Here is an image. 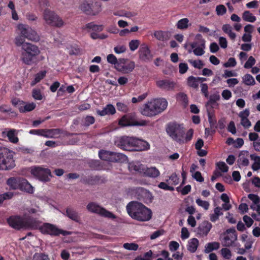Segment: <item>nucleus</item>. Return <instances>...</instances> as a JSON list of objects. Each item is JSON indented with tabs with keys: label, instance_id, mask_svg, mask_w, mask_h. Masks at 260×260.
I'll use <instances>...</instances> for the list:
<instances>
[{
	"label": "nucleus",
	"instance_id": "nucleus-1",
	"mask_svg": "<svg viewBox=\"0 0 260 260\" xmlns=\"http://www.w3.org/2000/svg\"><path fill=\"white\" fill-rule=\"evenodd\" d=\"M126 210L133 219L138 221H147L152 218L151 210L138 202L129 203L126 206Z\"/></svg>",
	"mask_w": 260,
	"mask_h": 260
},
{
	"label": "nucleus",
	"instance_id": "nucleus-2",
	"mask_svg": "<svg viewBox=\"0 0 260 260\" xmlns=\"http://www.w3.org/2000/svg\"><path fill=\"white\" fill-rule=\"evenodd\" d=\"M40 53V50L37 46L30 43H25L21 51V60L28 66L37 64Z\"/></svg>",
	"mask_w": 260,
	"mask_h": 260
},
{
	"label": "nucleus",
	"instance_id": "nucleus-3",
	"mask_svg": "<svg viewBox=\"0 0 260 260\" xmlns=\"http://www.w3.org/2000/svg\"><path fill=\"white\" fill-rule=\"evenodd\" d=\"M166 132L174 141L178 143H184L185 128L183 124L176 122H169L166 126Z\"/></svg>",
	"mask_w": 260,
	"mask_h": 260
},
{
	"label": "nucleus",
	"instance_id": "nucleus-4",
	"mask_svg": "<svg viewBox=\"0 0 260 260\" xmlns=\"http://www.w3.org/2000/svg\"><path fill=\"white\" fill-rule=\"evenodd\" d=\"M80 9L86 15L95 16L102 11V4L100 1H84L80 5Z\"/></svg>",
	"mask_w": 260,
	"mask_h": 260
},
{
	"label": "nucleus",
	"instance_id": "nucleus-5",
	"mask_svg": "<svg viewBox=\"0 0 260 260\" xmlns=\"http://www.w3.org/2000/svg\"><path fill=\"white\" fill-rule=\"evenodd\" d=\"M149 121L145 120H139L134 114H125L122 116L118 121V125L121 127L144 126L148 124Z\"/></svg>",
	"mask_w": 260,
	"mask_h": 260
},
{
	"label": "nucleus",
	"instance_id": "nucleus-6",
	"mask_svg": "<svg viewBox=\"0 0 260 260\" xmlns=\"http://www.w3.org/2000/svg\"><path fill=\"white\" fill-rule=\"evenodd\" d=\"M15 166V161L12 154L8 149L0 147V170H10Z\"/></svg>",
	"mask_w": 260,
	"mask_h": 260
},
{
	"label": "nucleus",
	"instance_id": "nucleus-7",
	"mask_svg": "<svg viewBox=\"0 0 260 260\" xmlns=\"http://www.w3.org/2000/svg\"><path fill=\"white\" fill-rule=\"evenodd\" d=\"M43 15L46 23L51 26L61 27L64 24L62 19L54 11L48 9L44 10Z\"/></svg>",
	"mask_w": 260,
	"mask_h": 260
},
{
	"label": "nucleus",
	"instance_id": "nucleus-8",
	"mask_svg": "<svg viewBox=\"0 0 260 260\" xmlns=\"http://www.w3.org/2000/svg\"><path fill=\"white\" fill-rule=\"evenodd\" d=\"M40 232L43 234L49 235L51 236H58L60 234L67 236L71 234L70 232L60 229L55 225L48 222L41 225Z\"/></svg>",
	"mask_w": 260,
	"mask_h": 260
},
{
	"label": "nucleus",
	"instance_id": "nucleus-9",
	"mask_svg": "<svg viewBox=\"0 0 260 260\" xmlns=\"http://www.w3.org/2000/svg\"><path fill=\"white\" fill-rule=\"evenodd\" d=\"M87 209L91 213L97 214L102 217L112 219L116 218V216L94 202H90L87 205Z\"/></svg>",
	"mask_w": 260,
	"mask_h": 260
},
{
	"label": "nucleus",
	"instance_id": "nucleus-10",
	"mask_svg": "<svg viewBox=\"0 0 260 260\" xmlns=\"http://www.w3.org/2000/svg\"><path fill=\"white\" fill-rule=\"evenodd\" d=\"M135 138L122 136L117 139L115 144L118 148L126 151H133Z\"/></svg>",
	"mask_w": 260,
	"mask_h": 260
},
{
	"label": "nucleus",
	"instance_id": "nucleus-11",
	"mask_svg": "<svg viewBox=\"0 0 260 260\" xmlns=\"http://www.w3.org/2000/svg\"><path fill=\"white\" fill-rule=\"evenodd\" d=\"M31 173L40 180L44 182L50 181V177H52L50 170L42 167H35L32 168Z\"/></svg>",
	"mask_w": 260,
	"mask_h": 260
},
{
	"label": "nucleus",
	"instance_id": "nucleus-12",
	"mask_svg": "<svg viewBox=\"0 0 260 260\" xmlns=\"http://www.w3.org/2000/svg\"><path fill=\"white\" fill-rule=\"evenodd\" d=\"M135 68V63L127 58H119V64L117 65L116 70L122 74H129L133 71Z\"/></svg>",
	"mask_w": 260,
	"mask_h": 260
},
{
	"label": "nucleus",
	"instance_id": "nucleus-13",
	"mask_svg": "<svg viewBox=\"0 0 260 260\" xmlns=\"http://www.w3.org/2000/svg\"><path fill=\"white\" fill-rule=\"evenodd\" d=\"M17 27L21 35L24 37V38L31 41L39 40V36L37 32L28 25L19 24L18 25Z\"/></svg>",
	"mask_w": 260,
	"mask_h": 260
},
{
	"label": "nucleus",
	"instance_id": "nucleus-14",
	"mask_svg": "<svg viewBox=\"0 0 260 260\" xmlns=\"http://www.w3.org/2000/svg\"><path fill=\"white\" fill-rule=\"evenodd\" d=\"M10 226L16 230L24 229V218L19 215H12L7 219Z\"/></svg>",
	"mask_w": 260,
	"mask_h": 260
},
{
	"label": "nucleus",
	"instance_id": "nucleus-15",
	"mask_svg": "<svg viewBox=\"0 0 260 260\" xmlns=\"http://www.w3.org/2000/svg\"><path fill=\"white\" fill-rule=\"evenodd\" d=\"M156 108L154 105L153 100L145 104L140 109V113L144 116L153 117L157 114Z\"/></svg>",
	"mask_w": 260,
	"mask_h": 260
},
{
	"label": "nucleus",
	"instance_id": "nucleus-16",
	"mask_svg": "<svg viewBox=\"0 0 260 260\" xmlns=\"http://www.w3.org/2000/svg\"><path fill=\"white\" fill-rule=\"evenodd\" d=\"M24 229L31 230H39L41 226V222L31 215L25 216L24 218Z\"/></svg>",
	"mask_w": 260,
	"mask_h": 260
},
{
	"label": "nucleus",
	"instance_id": "nucleus-17",
	"mask_svg": "<svg viewBox=\"0 0 260 260\" xmlns=\"http://www.w3.org/2000/svg\"><path fill=\"white\" fill-rule=\"evenodd\" d=\"M228 235L225 236L223 239L222 244L225 247H230L233 245L237 239V235L234 228H230L226 231Z\"/></svg>",
	"mask_w": 260,
	"mask_h": 260
},
{
	"label": "nucleus",
	"instance_id": "nucleus-18",
	"mask_svg": "<svg viewBox=\"0 0 260 260\" xmlns=\"http://www.w3.org/2000/svg\"><path fill=\"white\" fill-rule=\"evenodd\" d=\"M196 39L197 40H202L200 46H197V42H193L190 44V46L192 49H194L193 50V53L197 56H201L205 53L204 49L205 48V43L204 39H202V37L200 34H197L196 36Z\"/></svg>",
	"mask_w": 260,
	"mask_h": 260
},
{
	"label": "nucleus",
	"instance_id": "nucleus-19",
	"mask_svg": "<svg viewBox=\"0 0 260 260\" xmlns=\"http://www.w3.org/2000/svg\"><path fill=\"white\" fill-rule=\"evenodd\" d=\"M141 175L144 177L156 178L160 175V172L155 167L149 168L144 166Z\"/></svg>",
	"mask_w": 260,
	"mask_h": 260
},
{
	"label": "nucleus",
	"instance_id": "nucleus-20",
	"mask_svg": "<svg viewBox=\"0 0 260 260\" xmlns=\"http://www.w3.org/2000/svg\"><path fill=\"white\" fill-rule=\"evenodd\" d=\"M153 101L156 108V112L157 115L163 112L168 106V102L164 98L154 99Z\"/></svg>",
	"mask_w": 260,
	"mask_h": 260
},
{
	"label": "nucleus",
	"instance_id": "nucleus-21",
	"mask_svg": "<svg viewBox=\"0 0 260 260\" xmlns=\"http://www.w3.org/2000/svg\"><path fill=\"white\" fill-rule=\"evenodd\" d=\"M212 228V224L208 221H204L198 228V234L202 237L206 236Z\"/></svg>",
	"mask_w": 260,
	"mask_h": 260
},
{
	"label": "nucleus",
	"instance_id": "nucleus-22",
	"mask_svg": "<svg viewBox=\"0 0 260 260\" xmlns=\"http://www.w3.org/2000/svg\"><path fill=\"white\" fill-rule=\"evenodd\" d=\"M135 145L134 147V151H142L148 150L150 149L149 144L144 140L135 138Z\"/></svg>",
	"mask_w": 260,
	"mask_h": 260
},
{
	"label": "nucleus",
	"instance_id": "nucleus-23",
	"mask_svg": "<svg viewBox=\"0 0 260 260\" xmlns=\"http://www.w3.org/2000/svg\"><path fill=\"white\" fill-rule=\"evenodd\" d=\"M156 85L165 90H173L175 87V83L169 80H161L156 82Z\"/></svg>",
	"mask_w": 260,
	"mask_h": 260
},
{
	"label": "nucleus",
	"instance_id": "nucleus-24",
	"mask_svg": "<svg viewBox=\"0 0 260 260\" xmlns=\"http://www.w3.org/2000/svg\"><path fill=\"white\" fill-rule=\"evenodd\" d=\"M249 155L248 151H242L239 153L237 162L239 167L240 166L247 167L249 165V161L247 157Z\"/></svg>",
	"mask_w": 260,
	"mask_h": 260
},
{
	"label": "nucleus",
	"instance_id": "nucleus-25",
	"mask_svg": "<svg viewBox=\"0 0 260 260\" xmlns=\"http://www.w3.org/2000/svg\"><path fill=\"white\" fill-rule=\"evenodd\" d=\"M96 113L101 116H104L106 115H113L116 113V109L113 105L109 104H107L103 110H98Z\"/></svg>",
	"mask_w": 260,
	"mask_h": 260
},
{
	"label": "nucleus",
	"instance_id": "nucleus-26",
	"mask_svg": "<svg viewBox=\"0 0 260 260\" xmlns=\"http://www.w3.org/2000/svg\"><path fill=\"white\" fill-rule=\"evenodd\" d=\"M139 55L140 59L145 61H150L152 57L151 51L147 46L142 47L140 49Z\"/></svg>",
	"mask_w": 260,
	"mask_h": 260
},
{
	"label": "nucleus",
	"instance_id": "nucleus-27",
	"mask_svg": "<svg viewBox=\"0 0 260 260\" xmlns=\"http://www.w3.org/2000/svg\"><path fill=\"white\" fill-rule=\"evenodd\" d=\"M208 121L211 129H216L217 128V120L215 115V111L214 109L210 108V109H207Z\"/></svg>",
	"mask_w": 260,
	"mask_h": 260
},
{
	"label": "nucleus",
	"instance_id": "nucleus-28",
	"mask_svg": "<svg viewBox=\"0 0 260 260\" xmlns=\"http://www.w3.org/2000/svg\"><path fill=\"white\" fill-rule=\"evenodd\" d=\"M60 128L44 129V137L47 138H57L62 133Z\"/></svg>",
	"mask_w": 260,
	"mask_h": 260
},
{
	"label": "nucleus",
	"instance_id": "nucleus-29",
	"mask_svg": "<svg viewBox=\"0 0 260 260\" xmlns=\"http://www.w3.org/2000/svg\"><path fill=\"white\" fill-rule=\"evenodd\" d=\"M100 181V177L98 176L88 175L85 176L81 179V182L89 185H94L98 183Z\"/></svg>",
	"mask_w": 260,
	"mask_h": 260
},
{
	"label": "nucleus",
	"instance_id": "nucleus-30",
	"mask_svg": "<svg viewBox=\"0 0 260 260\" xmlns=\"http://www.w3.org/2000/svg\"><path fill=\"white\" fill-rule=\"evenodd\" d=\"M64 214L76 222H78L80 219L78 213L74 209L70 207H68L66 209V213H64Z\"/></svg>",
	"mask_w": 260,
	"mask_h": 260
},
{
	"label": "nucleus",
	"instance_id": "nucleus-31",
	"mask_svg": "<svg viewBox=\"0 0 260 260\" xmlns=\"http://www.w3.org/2000/svg\"><path fill=\"white\" fill-rule=\"evenodd\" d=\"M219 100L220 95L218 92L211 94L210 96L209 100L205 104L206 109H210V108L214 109L213 105Z\"/></svg>",
	"mask_w": 260,
	"mask_h": 260
},
{
	"label": "nucleus",
	"instance_id": "nucleus-32",
	"mask_svg": "<svg viewBox=\"0 0 260 260\" xmlns=\"http://www.w3.org/2000/svg\"><path fill=\"white\" fill-rule=\"evenodd\" d=\"M21 177H11L7 181V185L13 189H17L20 187Z\"/></svg>",
	"mask_w": 260,
	"mask_h": 260
},
{
	"label": "nucleus",
	"instance_id": "nucleus-33",
	"mask_svg": "<svg viewBox=\"0 0 260 260\" xmlns=\"http://www.w3.org/2000/svg\"><path fill=\"white\" fill-rule=\"evenodd\" d=\"M21 190H24L28 193H32L33 188L31 185L28 183L26 179L21 178L20 182V187L18 188Z\"/></svg>",
	"mask_w": 260,
	"mask_h": 260
},
{
	"label": "nucleus",
	"instance_id": "nucleus-34",
	"mask_svg": "<svg viewBox=\"0 0 260 260\" xmlns=\"http://www.w3.org/2000/svg\"><path fill=\"white\" fill-rule=\"evenodd\" d=\"M113 153L112 151L101 150L99 152V156L102 160L111 162Z\"/></svg>",
	"mask_w": 260,
	"mask_h": 260
},
{
	"label": "nucleus",
	"instance_id": "nucleus-35",
	"mask_svg": "<svg viewBox=\"0 0 260 260\" xmlns=\"http://www.w3.org/2000/svg\"><path fill=\"white\" fill-rule=\"evenodd\" d=\"M127 159V157L125 154L113 152L111 162H123Z\"/></svg>",
	"mask_w": 260,
	"mask_h": 260
},
{
	"label": "nucleus",
	"instance_id": "nucleus-36",
	"mask_svg": "<svg viewBox=\"0 0 260 260\" xmlns=\"http://www.w3.org/2000/svg\"><path fill=\"white\" fill-rule=\"evenodd\" d=\"M36 107V104L32 102L18 107V109L20 113H26L32 111L35 109Z\"/></svg>",
	"mask_w": 260,
	"mask_h": 260
},
{
	"label": "nucleus",
	"instance_id": "nucleus-37",
	"mask_svg": "<svg viewBox=\"0 0 260 260\" xmlns=\"http://www.w3.org/2000/svg\"><path fill=\"white\" fill-rule=\"evenodd\" d=\"M199 246V240L197 238H192L188 241L187 249L190 252H194Z\"/></svg>",
	"mask_w": 260,
	"mask_h": 260
},
{
	"label": "nucleus",
	"instance_id": "nucleus-38",
	"mask_svg": "<svg viewBox=\"0 0 260 260\" xmlns=\"http://www.w3.org/2000/svg\"><path fill=\"white\" fill-rule=\"evenodd\" d=\"M220 247V244L218 242H213L207 243L205 246V252L208 253L213 250H217Z\"/></svg>",
	"mask_w": 260,
	"mask_h": 260
},
{
	"label": "nucleus",
	"instance_id": "nucleus-39",
	"mask_svg": "<svg viewBox=\"0 0 260 260\" xmlns=\"http://www.w3.org/2000/svg\"><path fill=\"white\" fill-rule=\"evenodd\" d=\"M144 165L142 164H139L138 163L131 162L128 165V169L132 172H135L139 173L141 174V171L143 168Z\"/></svg>",
	"mask_w": 260,
	"mask_h": 260
},
{
	"label": "nucleus",
	"instance_id": "nucleus-40",
	"mask_svg": "<svg viewBox=\"0 0 260 260\" xmlns=\"http://www.w3.org/2000/svg\"><path fill=\"white\" fill-rule=\"evenodd\" d=\"M154 36L159 41H164L169 39L168 33L162 30L155 31Z\"/></svg>",
	"mask_w": 260,
	"mask_h": 260
},
{
	"label": "nucleus",
	"instance_id": "nucleus-41",
	"mask_svg": "<svg viewBox=\"0 0 260 260\" xmlns=\"http://www.w3.org/2000/svg\"><path fill=\"white\" fill-rule=\"evenodd\" d=\"M187 84L189 87L194 89H197L198 87L199 84L198 80V77H194L192 76L188 77L187 79Z\"/></svg>",
	"mask_w": 260,
	"mask_h": 260
},
{
	"label": "nucleus",
	"instance_id": "nucleus-42",
	"mask_svg": "<svg viewBox=\"0 0 260 260\" xmlns=\"http://www.w3.org/2000/svg\"><path fill=\"white\" fill-rule=\"evenodd\" d=\"M95 122V118L92 116L87 115L81 121V124L85 127H88Z\"/></svg>",
	"mask_w": 260,
	"mask_h": 260
},
{
	"label": "nucleus",
	"instance_id": "nucleus-43",
	"mask_svg": "<svg viewBox=\"0 0 260 260\" xmlns=\"http://www.w3.org/2000/svg\"><path fill=\"white\" fill-rule=\"evenodd\" d=\"M46 74V71H42L36 74L35 79L31 81L30 85L31 86H34L37 83L39 82L42 79H43L45 76Z\"/></svg>",
	"mask_w": 260,
	"mask_h": 260
},
{
	"label": "nucleus",
	"instance_id": "nucleus-44",
	"mask_svg": "<svg viewBox=\"0 0 260 260\" xmlns=\"http://www.w3.org/2000/svg\"><path fill=\"white\" fill-rule=\"evenodd\" d=\"M179 178L176 173H173L169 179H166V182L170 184V186H175L179 183Z\"/></svg>",
	"mask_w": 260,
	"mask_h": 260
},
{
	"label": "nucleus",
	"instance_id": "nucleus-45",
	"mask_svg": "<svg viewBox=\"0 0 260 260\" xmlns=\"http://www.w3.org/2000/svg\"><path fill=\"white\" fill-rule=\"evenodd\" d=\"M107 60L108 63L114 65V68L116 70L117 65L119 64V58L117 57L113 54H110L107 56Z\"/></svg>",
	"mask_w": 260,
	"mask_h": 260
},
{
	"label": "nucleus",
	"instance_id": "nucleus-46",
	"mask_svg": "<svg viewBox=\"0 0 260 260\" xmlns=\"http://www.w3.org/2000/svg\"><path fill=\"white\" fill-rule=\"evenodd\" d=\"M243 19L247 22H254L256 20V17L249 11H246L243 13Z\"/></svg>",
	"mask_w": 260,
	"mask_h": 260
},
{
	"label": "nucleus",
	"instance_id": "nucleus-47",
	"mask_svg": "<svg viewBox=\"0 0 260 260\" xmlns=\"http://www.w3.org/2000/svg\"><path fill=\"white\" fill-rule=\"evenodd\" d=\"M188 22L189 20L187 18H182L178 21L176 24L177 27L180 29H186L188 26Z\"/></svg>",
	"mask_w": 260,
	"mask_h": 260
},
{
	"label": "nucleus",
	"instance_id": "nucleus-48",
	"mask_svg": "<svg viewBox=\"0 0 260 260\" xmlns=\"http://www.w3.org/2000/svg\"><path fill=\"white\" fill-rule=\"evenodd\" d=\"M243 79L244 83L247 85H253L255 83L253 77L249 74H246Z\"/></svg>",
	"mask_w": 260,
	"mask_h": 260
},
{
	"label": "nucleus",
	"instance_id": "nucleus-49",
	"mask_svg": "<svg viewBox=\"0 0 260 260\" xmlns=\"http://www.w3.org/2000/svg\"><path fill=\"white\" fill-rule=\"evenodd\" d=\"M177 99L178 101L181 102L185 106L188 104V98L186 94L183 92H179L177 95Z\"/></svg>",
	"mask_w": 260,
	"mask_h": 260
},
{
	"label": "nucleus",
	"instance_id": "nucleus-50",
	"mask_svg": "<svg viewBox=\"0 0 260 260\" xmlns=\"http://www.w3.org/2000/svg\"><path fill=\"white\" fill-rule=\"evenodd\" d=\"M32 96L36 100H42L43 98L41 91L39 88H35L32 90Z\"/></svg>",
	"mask_w": 260,
	"mask_h": 260
},
{
	"label": "nucleus",
	"instance_id": "nucleus-51",
	"mask_svg": "<svg viewBox=\"0 0 260 260\" xmlns=\"http://www.w3.org/2000/svg\"><path fill=\"white\" fill-rule=\"evenodd\" d=\"M14 43L17 47L21 46V49H22L23 46L26 43L25 42V38L22 35L18 36L15 38Z\"/></svg>",
	"mask_w": 260,
	"mask_h": 260
},
{
	"label": "nucleus",
	"instance_id": "nucleus-52",
	"mask_svg": "<svg viewBox=\"0 0 260 260\" xmlns=\"http://www.w3.org/2000/svg\"><path fill=\"white\" fill-rule=\"evenodd\" d=\"M7 136L10 142L12 143H17L18 141V139L15 136V131L11 129L8 132Z\"/></svg>",
	"mask_w": 260,
	"mask_h": 260
},
{
	"label": "nucleus",
	"instance_id": "nucleus-53",
	"mask_svg": "<svg viewBox=\"0 0 260 260\" xmlns=\"http://www.w3.org/2000/svg\"><path fill=\"white\" fill-rule=\"evenodd\" d=\"M196 202L199 206L202 207L205 210H207L209 208L210 204L207 201H203L200 199H197Z\"/></svg>",
	"mask_w": 260,
	"mask_h": 260
},
{
	"label": "nucleus",
	"instance_id": "nucleus-54",
	"mask_svg": "<svg viewBox=\"0 0 260 260\" xmlns=\"http://www.w3.org/2000/svg\"><path fill=\"white\" fill-rule=\"evenodd\" d=\"M116 107L119 111L126 113L128 111V107L127 105L121 103L117 102L116 103Z\"/></svg>",
	"mask_w": 260,
	"mask_h": 260
},
{
	"label": "nucleus",
	"instance_id": "nucleus-55",
	"mask_svg": "<svg viewBox=\"0 0 260 260\" xmlns=\"http://www.w3.org/2000/svg\"><path fill=\"white\" fill-rule=\"evenodd\" d=\"M123 247L127 250L136 251L138 249L139 246L137 244L134 243H125L123 244Z\"/></svg>",
	"mask_w": 260,
	"mask_h": 260
},
{
	"label": "nucleus",
	"instance_id": "nucleus-56",
	"mask_svg": "<svg viewBox=\"0 0 260 260\" xmlns=\"http://www.w3.org/2000/svg\"><path fill=\"white\" fill-rule=\"evenodd\" d=\"M158 187L159 188L164 189L165 190H170V191L174 190V187L173 186H170V185L168 184V183L167 182L166 183V182H161L158 185Z\"/></svg>",
	"mask_w": 260,
	"mask_h": 260
},
{
	"label": "nucleus",
	"instance_id": "nucleus-57",
	"mask_svg": "<svg viewBox=\"0 0 260 260\" xmlns=\"http://www.w3.org/2000/svg\"><path fill=\"white\" fill-rule=\"evenodd\" d=\"M255 62H256V61H255V58L253 56H250V57H249V58H248V60L245 63V64L244 65V67L245 69L251 68L255 64Z\"/></svg>",
	"mask_w": 260,
	"mask_h": 260
},
{
	"label": "nucleus",
	"instance_id": "nucleus-58",
	"mask_svg": "<svg viewBox=\"0 0 260 260\" xmlns=\"http://www.w3.org/2000/svg\"><path fill=\"white\" fill-rule=\"evenodd\" d=\"M188 62L189 63H190L193 66L194 68L198 69H202L204 65L203 61L201 60H189Z\"/></svg>",
	"mask_w": 260,
	"mask_h": 260
},
{
	"label": "nucleus",
	"instance_id": "nucleus-59",
	"mask_svg": "<svg viewBox=\"0 0 260 260\" xmlns=\"http://www.w3.org/2000/svg\"><path fill=\"white\" fill-rule=\"evenodd\" d=\"M140 45V41L138 40H133L129 43V49L131 51L136 50Z\"/></svg>",
	"mask_w": 260,
	"mask_h": 260
},
{
	"label": "nucleus",
	"instance_id": "nucleus-60",
	"mask_svg": "<svg viewBox=\"0 0 260 260\" xmlns=\"http://www.w3.org/2000/svg\"><path fill=\"white\" fill-rule=\"evenodd\" d=\"M216 166L222 172L225 173L228 171L229 167L223 161H219L216 164Z\"/></svg>",
	"mask_w": 260,
	"mask_h": 260
},
{
	"label": "nucleus",
	"instance_id": "nucleus-61",
	"mask_svg": "<svg viewBox=\"0 0 260 260\" xmlns=\"http://www.w3.org/2000/svg\"><path fill=\"white\" fill-rule=\"evenodd\" d=\"M216 11L217 15L221 16L224 15L226 12V8L223 5H219L217 6L216 8Z\"/></svg>",
	"mask_w": 260,
	"mask_h": 260
},
{
	"label": "nucleus",
	"instance_id": "nucleus-62",
	"mask_svg": "<svg viewBox=\"0 0 260 260\" xmlns=\"http://www.w3.org/2000/svg\"><path fill=\"white\" fill-rule=\"evenodd\" d=\"M12 104L15 107H20V106H22L25 104V102L20 100L19 98H14L11 100Z\"/></svg>",
	"mask_w": 260,
	"mask_h": 260
},
{
	"label": "nucleus",
	"instance_id": "nucleus-63",
	"mask_svg": "<svg viewBox=\"0 0 260 260\" xmlns=\"http://www.w3.org/2000/svg\"><path fill=\"white\" fill-rule=\"evenodd\" d=\"M13 194L11 192H6L2 194H0V205L6 200L11 199L13 197Z\"/></svg>",
	"mask_w": 260,
	"mask_h": 260
},
{
	"label": "nucleus",
	"instance_id": "nucleus-64",
	"mask_svg": "<svg viewBox=\"0 0 260 260\" xmlns=\"http://www.w3.org/2000/svg\"><path fill=\"white\" fill-rule=\"evenodd\" d=\"M237 64L236 60L234 57H230L229 58L227 62L224 63L223 66L225 68L234 67Z\"/></svg>",
	"mask_w": 260,
	"mask_h": 260
}]
</instances>
